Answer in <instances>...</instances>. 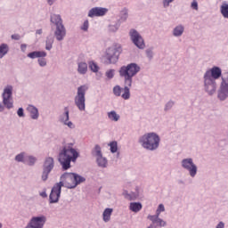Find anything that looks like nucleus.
I'll list each match as a JSON object with an SVG mask.
<instances>
[{
    "label": "nucleus",
    "instance_id": "obj_1",
    "mask_svg": "<svg viewBox=\"0 0 228 228\" xmlns=\"http://www.w3.org/2000/svg\"><path fill=\"white\" fill-rule=\"evenodd\" d=\"M140 71V67L135 63L128 64L127 66L121 67L119 70L120 77H125L126 86L124 87L122 98L124 100H129L130 88L132 86V77H134Z\"/></svg>",
    "mask_w": 228,
    "mask_h": 228
},
{
    "label": "nucleus",
    "instance_id": "obj_2",
    "mask_svg": "<svg viewBox=\"0 0 228 228\" xmlns=\"http://www.w3.org/2000/svg\"><path fill=\"white\" fill-rule=\"evenodd\" d=\"M86 178L74 173H64L61 177V182L58 184L65 186L68 189H74L78 184L84 183Z\"/></svg>",
    "mask_w": 228,
    "mask_h": 228
},
{
    "label": "nucleus",
    "instance_id": "obj_3",
    "mask_svg": "<svg viewBox=\"0 0 228 228\" xmlns=\"http://www.w3.org/2000/svg\"><path fill=\"white\" fill-rule=\"evenodd\" d=\"M78 158V152L71 147H64L63 151L60 153L59 161L64 170L70 168V162H75Z\"/></svg>",
    "mask_w": 228,
    "mask_h": 228
},
{
    "label": "nucleus",
    "instance_id": "obj_4",
    "mask_svg": "<svg viewBox=\"0 0 228 228\" xmlns=\"http://www.w3.org/2000/svg\"><path fill=\"white\" fill-rule=\"evenodd\" d=\"M222 77V69L219 67H213L206 72L204 75L205 86L207 90L211 87V91L215 92L216 90V80L219 79Z\"/></svg>",
    "mask_w": 228,
    "mask_h": 228
},
{
    "label": "nucleus",
    "instance_id": "obj_5",
    "mask_svg": "<svg viewBox=\"0 0 228 228\" xmlns=\"http://www.w3.org/2000/svg\"><path fill=\"white\" fill-rule=\"evenodd\" d=\"M160 138L155 133H149L142 136L140 142L148 151H155L159 148Z\"/></svg>",
    "mask_w": 228,
    "mask_h": 228
},
{
    "label": "nucleus",
    "instance_id": "obj_6",
    "mask_svg": "<svg viewBox=\"0 0 228 228\" xmlns=\"http://www.w3.org/2000/svg\"><path fill=\"white\" fill-rule=\"evenodd\" d=\"M52 23L57 26L55 36L58 41H61L63 37L66 36L65 28L62 25V20L60 15L53 14L51 18Z\"/></svg>",
    "mask_w": 228,
    "mask_h": 228
},
{
    "label": "nucleus",
    "instance_id": "obj_7",
    "mask_svg": "<svg viewBox=\"0 0 228 228\" xmlns=\"http://www.w3.org/2000/svg\"><path fill=\"white\" fill-rule=\"evenodd\" d=\"M87 91L86 86H81L77 88V94L75 97V104L80 111L86 110V92Z\"/></svg>",
    "mask_w": 228,
    "mask_h": 228
},
{
    "label": "nucleus",
    "instance_id": "obj_8",
    "mask_svg": "<svg viewBox=\"0 0 228 228\" xmlns=\"http://www.w3.org/2000/svg\"><path fill=\"white\" fill-rule=\"evenodd\" d=\"M3 103L9 110L13 107L12 87L11 86H8L4 88L3 93Z\"/></svg>",
    "mask_w": 228,
    "mask_h": 228
},
{
    "label": "nucleus",
    "instance_id": "obj_9",
    "mask_svg": "<svg viewBox=\"0 0 228 228\" xmlns=\"http://www.w3.org/2000/svg\"><path fill=\"white\" fill-rule=\"evenodd\" d=\"M218 98L220 101H225L228 98V72L223 76V81L221 84L220 91L218 93Z\"/></svg>",
    "mask_w": 228,
    "mask_h": 228
},
{
    "label": "nucleus",
    "instance_id": "obj_10",
    "mask_svg": "<svg viewBox=\"0 0 228 228\" xmlns=\"http://www.w3.org/2000/svg\"><path fill=\"white\" fill-rule=\"evenodd\" d=\"M183 167L186 170L189 171L190 175L191 177H195L198 167L197 166L193 163L192 159H184L182 161Z\"/></svg>",
    "mask_w": 228,
    "mask_h": 228
},
{
    "label": "nucleus",
    "instance_id": "obj_11",
    "mask_svg": "<svg viewBox=\"0 0 228 228\" xmlns=\"http://www.w3.org/2000/svg\"><path fill=\"white\" fill-rule=\"evenodd\" d=\"M119 56V51L115 47H110L106 52V59L109 64H115Z\"/></svg>",
    "mask_w": 228,
    "mask_h": 228
},
{
    "label": "nucleus",
    "instance_id": "obj_12",
    "mask_svg": "<svg viewBox=\"0 0 228 228\" xmlns=\"http://www.w3.org/2000/svg\"><path fill=\"white\" fill-rule=\"evenodd\" d=\"M130 37H131L132 41L134 42V44L139 49H144V47H145L144 40L142 39L141 35L135 29H131Z\"/></svg>",
    "mask_w": 228,
    "mask_h": 228
},
{
    "label": "nucleus",
    "instance_id": "obj_13",
    "mask_svg": "<svg viewBox=\"0 0 228 228\" xmlns=\"http://www.w3.org/2000/svg\"><path fill=\"white\" fill-rule=\"evenodd\" d=\"M46 222V217L42 216H34L32 217L30 223L26 226V228H43Z\"/></svg>",
    "mask_w": 228,
    "mask_h": 228
},
{
    "label": "nucleus",
    "instance_id": "obj_14",
    "mask_svg": "<svg viewBox=\"0 0 228 228\" xmlns=\"http://www.w3.org/2000/svg\"><path fill=\"white\" fill-rule=\"evenodd\" d=\"M61 184L57 183L52 189V192L50 194V203H57L61 196Z\"/></svg>",
    "mask_w": 228,
    "mask_h": 228
},
{
    "label": "nucleus",
    "instance_id": "obj_15",
    "mask_svg": "<svg viewBox=\"0 0 228 228\" xmlns=\"http://www.w3.org/2000/svg\"><path fill=\"white\" fill-rule=\"evenodd\" d=\"M108 12L107 8L102 7H94L92 8L88 13V17L94 18V17H103Z\"/></svg>",
    "mask_w": 228,
    "mask_h": 228
},
{
    "label": "nucleus",
    "instance_id": "obj_16",
    "mask_svg": "<svg viewBox=\"0 0 228 228\" xmlns=\"http://www.w3.org/2000/svg\"><path fill=\"white\" fill-rule=\"evenodd\" d=\"M28 57L32 60L37 58H45L46 57V53L44 51H35V52L29 53L28 54Z\"/></svg>",
    "mask_w": 228,
    "mask_h": 228
},
{
    "label": "nucleus",
    "instance_id": "obj_17",
    "mask_svg": "<svg viewBox=\"0 0 228 228\" xmlns=\"http://www.w3.org/2000/svg\"><path fill=\"white\" fill-rule=\"evenodd\" d=\"M53 168V159L49 157L45 160L44 169H45L48 172H51Z\"/></svg>",
    "mask_w": 228,
    "mask_h": 228
},
{
    "label": "nucleus",
    "instance_id": "obj_18",
    "mask_svg": "<svg viewBox=\"0 0 228 228\" xmlns=\"http://www.w3.org/2000/svg\"><path fill=\"white\" fill-rule=\"evenodd\" d=\"M165 211V207L163 204H159V208L157 209V215L155 216H149L148 219H150L151 222H154V218L158 219L161 212Z\"/></svg>",
    "mask_w": 228,
    "mask_h": 228
},
{
    "label": "nucleus",
    "instance_id": "obj_19",
    "mask_svg": "<svg viewBox=\"0 0 228 228\" xmlns=\"http://www.w3.org/2000/svg\"><path fill=\"white\" fill-rule=\"evenodd\" d=\"M142 208V206L140 202H131L130 204V210L134 213L141 211Z\"/></svg>",
    "mask_w": 228,
    "mask_h": 228
},
{
    "label": "nucleus",
    "instance_id": "obj_20",
    "mask_svg": "<svg viewBox=\"0 0 228 228\" xmlns=\"http://www.w3.org/2000/svg\"><path fill=\"white\" fill-rule=\"evenodd\" d=\"M28 110L29 111L30 116H31V118L33 119H37V118H38V110H37V109L36 107L30 105V106H28Z\"/></svg>",
    "mask_w": 228,
    "mask_h": 228
},
{
    "label": "nucleus",
    "instance_id": "obj_21",
    "mask_svg": "<svg viewBox=\"0 0 228 228\" xmlns=\"http://www.w3.org/2000/svg\"><path fill=\"white\" fill-rule=\"evenodd\" d=\"M113 213V209L107 208L103 212V220L104 222L108 223L110 220V216Z\"/></svg>",
    "mask_w": 228,
    "mask_h": 228
},
{
    "label": "nucleus",
    "instance_id": "obj_22",
    "mask_svg": "<svg viewBox=\"0 0 228 228\" xmlns=\"http://www.w3.org/2000/svg\"><path fill=\"white\" fill-rule=\"evenodd\" d=\"M8 45L6 44H2L0 45V59H3L8 53Z\"/></svg>",
    "mask_w": 228,
    "mask_h": 228
},
{
    "label": "nucleus",
    "instance_id": "obj_23",
    "mask_svg": "<svg viewBox=\"0 0 228 228\" xmlns=\"http://www.w3.org/2000/svg\"><path fill=\"white\" fill-rule=\"evenodd\" d=\"M65 115H66V119H65L64 124L66 126H68L69 128H74L73 123L71 121H69V109L67 107L65 108Z\"/></svg>",
    "mask_w": 228,
    "mask_h": 228
},
{
    "label": "nucleus",
    "instance_id": "obj_24",
    "mask_svg": "<svg viewBox=\"0 0 228 228\" xmlns=\"http://www.w3.org/2000/svg\"><path fill=\"white\" fill-rule=\"evenodd\" d=\"M87 71V64L86 62H80L78 64V73L85 75Z\"/></svg>",
    "mask_w": 228,
    "mask_h": 228
},
{
    "label": "nucleus",
    "instance_id": "obj_25",
    "mask_svg": "<svg viewBox=\"0 0 228 228\" xmlns=\"http://www.w3.org/2000/svg\"><path fill=\"white\" fill-rule=\"evenodd\" d=\"M108 117L110 120L115 122H118L120 118L119 115H118L117 112L114 110L109 112Z\"/></svg>",
    "mask_w": 228,
    "mask_h": 228
},
{
    "label": "nucleus",
    "instance_id": "obj_26",
    "mask_svg": "<svg viewBox=\"0 0 228 228\" xmlns=\"http://www.w3.org/2000/svg\"><path fill=\"white\" fill-rule=\"evenodd\" d=\"M221 13L224 18L228 19V4H224L221 6Z\"/></svg>",
    "mask_w": 228,
    "mask_h": 228
},
{
    "label": "nucleus",
    "instance_id": "obj_27",
    "mask_svg": "<svg viewBox=\"0 0 228 228\" xmlns=\"http://www.w3.org/2000/svg\"><path fill=\"white\" fill-rule=\"evenodd\" d=\"M184 28L183 26H177L174 30V36L175 37H180L183 33Z\"/></svg>",
    "mask_w": 228,
    "mask_h": 228
},
{
    "label": "nucleus",
    "instance_id": "obj_28",
    "mask_svg": "<svg viewBox=\"0 0 228 228\" xmlns=\"http://www.w3.org/2000/svg\"><path fill=\"white\" fill-rule=\"evenodd\" d=\"M97 163L99 167H106L107 166V159L103 158L102 156L97 158Z\"/></svg>",
    "mask_w": 228,
    "mask_h": 228
},
{
    "label": "nucleus",
    "instance_id": "obj_29",
    "mask_svg": "<svg viewBox=\"0 0 228 228\" xmlns=\"http://www.w3.org/2000/svg\"><path fill=\"white\" fill-rule=\"evenodd\" d=\"M124 195H125L126 199L130 200V201L136 200V198L138 197V194H136V193L129 194L127 192H125Z\"/></svg>",
    "mask_w": 228,
    "mask_h": 228
},
{
    "label": "nucleus",
    "instance_id": "obj_30",
    "mask_svg": "<svg viewBox=\"0 0 228 228\" xmlns=\"http://www.w3.org/2000/svg\"><path fill=\"white\" fill-rule=\"evenodd\" d=\"M152 223L157 224L160 227L166 226V222L164 220H162L161 218H159V216H158V218L154 217V221H152Z\"/></svg>",
    "mask_w": 228,
    "mask_h": 228
},
{
    "label": "nucleus",
    "instance_id": "obj_31",
    "mask_svg": "<svg viewBox=\"0 0 228 228\" xmlns=\"http://www.w3.org/2000/svg\"><path fill=\"white\" fill-rule=\"evenodd\" d=\"M122 88L119 86H114L113 93L117 97L121 96Z\"/></svg>",
    "mask_w": 228,
    "mask_h": 228
},
{
    "label": "nucleus",
    "instance_id": "obj_32",
    "mask_svg": "<svg viewBox=\"0 0 228 228\" xmlns=\"http://www.w3.org/2000/svg\"><path fill=\"white\" fill-rule=\"evenodd\" d=\"M53 39L52 37H48L46 40V47L45 49L50 51L53 47Z\"/></svg>",
    "mask_w": 228,
    "mask_h": 228
},
{
    "label": "nucleus",
    "instance_id": "obj_33",
    "mask_svg": "<svg viewBox=\"0 0 228 228\" xmlns=\"http://www.w3.org/2000/svg\"><path fill=\"white\" fill-rule=\"evenodd\" d=\"M110 151H111V152H112V153H116L117 151H118V143H117V142H116V141L111 142L110 143Z\"/></svg>",
    "mask_w": 228,
    "mask_h": 228
},
{
    "label": "nucleus",
    "instance_id": "obj_34",
    "mask_svg": "<svg viewBox=\"0 0 228 228\" xmlns=\"http://www.w3.org/2000/svg\"><path fill=\"white\" fill-rule=\"evenodd\" d=\"M94 153H95V156L98 158L102 157V150H101V147L99 145H96L95 148H94Z\"/></svg>",
    "mask_w": 228,
    "mask_h": 228
},
{
    "label": "nucleus",
    "instance_id": "obj_35",
    "mask_svg": "<svg viewBox=\"0 0 228 228\" xmlns=\"http://www.w3.org/2000/svg\"><path fill=\"white\" fill-rule=\"evenodd\" d=\"M90 69L93 72H98L99 67L94 62H90Z\"/></svg>",
    "mask_w": 228,
    "mask_h": 228
},
{
    "label": "nucleus",
    "instance_id": "obj_36",
    "mask_svg": "<svg viewBox=\"0 0 228 228\" xmlns=\"http://www.w3.org/2000/svg\"><path fill=\"white\" fill-rule=\"evenodd\" d=\"M51 171H48L46 169H44L43 175H42V180L45 182L48 179V175Z\"/></svg>",
    "mask_w": 228,
    "mask_h": 228
},
{
    "label": "nucleus",
    "instance_id": "obj_37",
    "mask_svg": "<svg viewBox=\"0 0 228 228\" xmlns=\"http://www.w3.org/2000/svg\"><path fill=\"white\" fill-rule=\"evenodd\" d=\"M23 159H24V153L18 154L15 157V160L18 162H23Z\"/></svg>",
    "mask_w": 228,
    "mask_h": 228
},
{
    "label": "nucleus",
    "instance_id": "obj_38",
    "mask_svg": "<svg viewBox=\"0 0 228 228\" xmlns=\"http://www.w3.org/2000/svg\"><path fill=\"white\" fill-rule=\"evenodd\" d=\"M106 76L109 79H112L114 77V70L113 69H110L106 72Z\"/></svg>",
    "mask_w": 228,
    "mask_h": 228
},
{
    "label": "nucleus",
    "instance_id": "obj_39",
    "mask_svg": "<svg viewBox=\"0 0 228 228\" xmlns=\"http://www.w3.org/2000/svg\"><path fill=\"white\" fill-rule=\"evenodd\" d=\"M36 162V158L32 156H28V165L33 166Z\"/></svg>",
    "mask_w": 228,
    "mask_h": 228
},
{
    "label": "nucleus",
    "instance_id": "obj_40",
    "mask_svg": "<svg viewBox=\"0 0 228 228\" xmlns=\"http://www.w3.org/2000/svg\"><path fill=\"white\" fill-rule=\"evenodd\" d=\"M174 0H163V4L165 7H168L171 3H173Z\"/></svg>",
    "mask_w": 228,
    "mask_h": 228
},
{
    "label": "nucleus",
    "instance_id": "obj_41",
    "mask_svg": "<svg viewBox=\"0 0 228 228\" xmlns=\"http://www.w3.org/2000/svg\"><path fill=\"white\" fill-rule=\"evenodd\" d=\"M88 27H89V22H88V20H86V21L84 22V26H83L82 29H83L84 31H87Z\"/></svg>",
    "mask_w": 228,
    "mask_h": 228
},
{
    "label": "nucleus",
    "instance_id": "obj_42",
    "mask_svg": "<svg viewBox=\"0 0 228 228\" xmlns=\"http://www.w3.org/2000/svg\"><path fill=\"white\" fill-rule=\"evenodd\" d=\"M38 62L41 67L46 66V61L45 59H39Z\"/></svg>",
    "mask_w": 228,
    "mask_h": 228
},
{
    "label": "nucleus",
    "instance_id": "obj_43",
    "mask_svg": "<svg viewBox=\"0 0 228 228\" xmlns=\"http://www.w3.org/2000/svg\"><path fill=\"white\" fill-rule=\"evenodd\" d=\"M191 8L193 9V10H196V11H198V2L197 1H193L192 2V4H191Z\"/></svg>",
    "mask_w": 228,
    "mask_h": 228
},
{
    "label": "nucleus",
    "instance_id": "obj_44",
    "mask_svg": "<svg viewBox=\"0 0 228 228\" xmlns=\"http://www.w3.org/2000/svg\"><path fill=\"white\" fill-rule=\"evenodd\" d=\"M18 116H19L20 118H21V117L24 116L23 109H22V108H20V109L18 110Z\"/></svg>",
    "mask_w": 228,
    "mask_h": 228
},
{
    "label": "nucleus",
    "instance_id": "obj_45",
    "mask_svg": "<svg viewBox=\"0 0 228 228\" xmlns=\"http://www.w3.org/2000/svg\"><path fill=\"white\" fill-rule=\"evenodd\" d=\"M12 38L14 40H20V35L14 34L12 36Z\"/></svg>",
    "mask_w": 228,
    "mask_h": 228
},
{
    "label": "nucleus",
    "instance_id": "obj_46",
    "mask_svg": "<svg viewBox=\"0 0 228 228\" xmlns=\"http://www.w3.org/2000/svg\"><path fill=\"white\" fill-rule=\"evenodd\" d=\"M216 228H224V224L223 222H220V223L217 224Z\"/></svg>",
    "mask_w": 228,
    "mask_h": 228
},
{
    "label": "nucleus",
    "instance_id": "obj_47",
    "mask_svg": "<svg viewBox=\"0 0 228 228\" xmlns=\"http://www.w3.org/2000/svg\"><path fill=\"white\" fill-rule=\"evenodd\" d=\"M26 48H27L26 45H21L20 49L22 52H25Z\"/></svg>",
    "mask_w": 228,
    "mask_h": 228
},
{
    "label": "nucleus",
    "instance_id": "obj_48",
    "mask_svg": "<svg viewBox=\"0 0 228 228\" xmlns=\"http://www.w3.org/2000/svg\"><path fill=\"white\" fill-rule=\"evenodd\" d=\"M47 2H48V4H49L50 5H53L54 0H47Z\"/></svg>",
    "mask_w": 228,
    "mask_h": 228
},
{
    "label": "nucleus",
    "instance_id": "obj_49",
    "mask_svg": "<svg viewBox=\"0 0 228 228\" xmlns=\"http://www.w3.org/2000/svg\"><path fill=\"white\" fill-rule=\"evenodd\" d=\"M37 34L41 35V34H42V29H38V30L37 31Z\"/></svg>",
    "mask_w": 228,
    "mask_h": 228
},
{
    "label": "nucleus",
    "instance_id": "obj_50",
    "mask_svg": "<svg viewBox=\"0 0 228 228\" xmlns=\"http://www.w3.org/2000/svg\"><path fill=\"white\" fill-rule=\"evenodd\" d=\"M147 53H148V56H149V57H151V51H148Z\"/></svg>",
    "mask_w": 228,
    "mask_h": 228
},
{
    "label": "nucleus",
    "instance_id": "obj_51",
    "mask_svg": "<svg viewBox=\"0 0 228 228\" xmlns=\"http://www.w3.org/2000/svg\"><path fill=\"white\" fill-rule=\"evenodd\" d=\"M168 106H173V103H172V102H168L167 105V108Z\"/></svg>",
    "mask_w": 228,
    "mask_h": 228
},
{
    "label": "nucleus",
    "instance_id": "obj_52",
    "mask_svg": "<svg viewBox=\"0 0 228 228\" xmlns=\"http://www.w3.org/2000/svg\"><path fill=\"white\" fill-rule=\"evenodd\" d=\"M148 228H156L153 224H151Z\"/></svg>",
    "mask_w": 228,
    "mask_h": 228
},
{
    "label": "nucleus",
    "instance_id": "obj_53",
    "mask_svg": "<svg viewBox=\"0 0 228 228\" xmlns=\"http://www.w3.org/2000/svg\"><path fill=\"white\" fill-rule=\"evenodd\" d=\"M42 196H43V197H46V194H45V193H42Z\"/></svg>",
    "mask_w": 228,
    "mask_h": 228
},
{
    "label": "nucleus",
    "instance_id": "obj_54",
    "mask_svg": "<svg viewBox=\"0 0 228 228\" xmlns=\"http://www.w3.org/2000/svg\"><path fill=\"white\" fill-rule=\"evenodd\" d=\"M2 110H3V109H2V106L0 105V111H2Z\"/></svg>",
    "mask_w": 228,
    "mask_h": 228
},
{
    "label": "nucleus",
    "instance_id": "obj_55",
    "mask_svg": "<svg viewBox=\"0 0 228 228\" xmlns=\"http://www.w3.org/2000/svg\"><path fill=\"white\" fill-rule=\"evenodd\" d=\"M3 227V224L0 223V228H2Z\"/></svg>",
    "mask_w": 228,
    "mask_h": 228
}]
</instances>
